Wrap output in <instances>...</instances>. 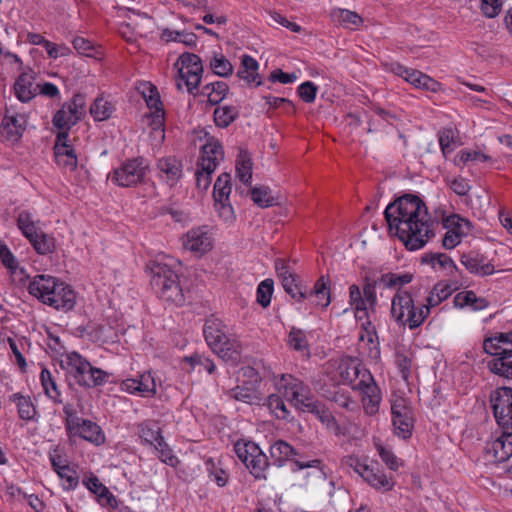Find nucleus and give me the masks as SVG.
<instances>
[{"mask_svg": "<svg viewBox=\"0 0 512 512\" xmlns=\"http://www.w3.org/2000/svg\"><path fill=\"white\" fill-rule=\"evenodd\" d=\"M236 174L241 182L250 184L252 180V163L247 152H241L236 163Z\"/></svg>", "mask_w": 512, "mask_h": 512, "instance_id": "obj_50", "label": "nucleus"}, {"mask_svg": "<svg viewBox=\"0 0 512 512\" xmlns=\"http://www.w3.org/2000/svg\"><path fill=\"white\" fill-rule=\"evenodd\" d=\"M40 380L42 387L44 389L45 394L55 403H62V395L60 390L58 389V386L56 384V381L54 377L52 376L51 372L43 368L40 374Z\"/></svg>", "mask_w": 512, "mask_h": 512, "instance_id": "obj_39", "label": "nucleus"}, {"mask_svg": "<svg viewBox=\"0 0 512 512\" xmlns=\"http://www.w3.org/2000/svg\"><path fill=\"white\" fill-rule=\"evenodd\" d=\"M391 316L399 325L413 330L420 327L428 317V308L416 306L408 291L399 290L392 298Z\"/></svg>", "mask_w": 512, "mask_h": 512, "instance_id": "obj_7", "label": "nucleus"}, {"mask_svg": "<svg viewBox=\"0 0 512 512\" xmlns=\"http://www.w3.org/2000/svg\"><path fill=\"white\" fill-rule=\"evenodd\" d=\"M251 198L255 204L263 208L271 207L276 204L271 190L265 186L253 188L251 191Z\"/></svg>", "mask_w": 512, "mask_h": 512, "instance_id": "obj_53", "label": "nucleus"}, {"mask_svg": "<svg viewBox=\"0 0 512 512\" xmlns=\"http://www.w3.org/2000/svg\"><path fill=\"white\" fill-rule=\"evenodd\" d=\"M412 275L409 273L405 274H395V273H387L381 276L379 282L383 283L384 286L388 288H397L401 290V287L405 284H408L412 281Z\"/></svg>", "mask_w": 512, "mask_h": 512, "instance_id": "obj_55", "label": "nucleus"}, {"mask_svg": "<svg viewBox=\"0 0 512 512\" xmlns=\"http://www.w3.org/2000/svg\"><path fill=\"white\" fill-rule=\"evenodd\" d=\"M349 303L355 312L358 320H370L369 311H371L368 301L362 297V292L358 285L353 284L349 287Z\"/></svg>", "mask_w": 512, "mask_h": 512, "instance_id": "obj_32", "label": "nucleus"}, {"mask_svg": "<svg viewBox=\"0 0 512 512\" xmlns=\"http://www.w3.org/2000/svg\"><path fill=\"white\" fill-rule=\"evenodd\" d=\"M362 373V380L355 383L354 390L361 392L365 412L369 415H373L379 409L381 392L375 383L372 374L369 371H364Z\"/></svg>", "mask_w": 512, "mask_h": 512, "instance_id": "obj_14", "label": "nucleus"}, {"mask_svg": "<svg viewBox=\"0 0 512 512\" xmlns=\"http://www.w3.org/2000/svg\"><path fill=\"white\" fill-rule=\"evenodd\" d=\"M234 451L256 479H266V471L269 467L268 457L256 443L239 440L234 444Z\"/></svg>", "mask_w": 512, "mask_h": 512, "instance_id": "obj_8", "label": "nucleus"}, {"mask_svg": "<svg viewBox=\"0 0 512 512\" xmlns=\"http://www.w3.org/2000/svg\"><path fill=\"white\" fill-rule=\"evenodd\" d=\"M68 132H60L54 145V156L57 164L65 170L74 171L78 165L74 148L68 143Z\"/></svg>", "mask_w": 512, "mask_h": 512, "instance_id": "obj_18", "label": "nucleus"}, {"mask_svg": "<svg viewBox=\"0 0 512 512\" xmlns=\"http://www.w3.org/2000/svg\"><path fill=\"white\" fill-rule=\"evenodd\" d=\"M228 85L223 81L209 83L202 88V95L208 97V102L212 105L219 104L227 95Z\"/></svg>", "mask_w": 512, "mask_h": 512, "instance_id": "obj_38", "label": "nucleus"}, {"mask_svg": "<svg viewBox=\"0 0 512 512\" xmlns=\"http://www.w3.org/2000/svg\"><path fill=\"white\" fill-rule=\"evenodd\" d=\"M83 114L77 109H73L70 104L65 103L53 117V124L60 129H69L75 125Z\"/></svg>", "mask_w": 512, "mask_h": 512, "instance_id": "obj_33", "label": "nucleus"}, {"mask_svg": "<svg viewBox=\"0 0 512 512\" xmlns=\"http://www.w3.org/2000/svg\"><path fill=\"white\" fill-rule=\"evenodd\" d=\"M57 474L62 480V485L64 489L73 490L77 487L79 483L78 474L69 465L66 464L64 467L60 468Z\"/></svg>", "mask_w": 512, "mask_h": 512, "instance_id": "obj_56", "label": "nucleus"}, {"mask_svg": "<svg viewBox=\"0 0 512 512\" xmlns=\"http://www.w3.org/2000/svg\"><path fill=\"white\" fill-rule=\"evenodd\" d=\"M461 264L472 274L488 276L495 272L493 264L485 262L484 257L476 252L464 253L461 256Z\"/></svg>", "mask_w": 512, "mask_h": 512, "instance_id": "obj_27", "label": "nucleus"}, {"mask_svg": "<svg viewBox=\"0 0 512 512\" xmlns=\"http://www.w3.org/2000/svg\"><path fill=\"white\" fill-rule=\"evenodd\" d=\"M493 414L502 429L512 428V388L499 387L490 395Z\"/></svg>", "mask_w": 512, "mask_h": 512, "instance_id": "obj_13", "label": "nucleus"}, {"mask_svg": "<svg viewBox=\"0 0 512 512\" xmlns=\"http://www.w3.org/2000/svg\"><path fill=\"white\" fill-rule=\"evenodd\" d=\"M328 283L329 280L322 276L316 281L310 293H308V296H314L316 298V304L323 308H326L331 302Z\"/></svg>", "mask_w": 512, "mask_h": 512, "instance_id": "obj_42", "label": "nucleus"}, {"mask_svg": "<svg viewBox=\"0 0 512 512\" xmlns=\"http://www.w3.org/2000/svg\"><path fill=\"white\" fill-rule=\"evenodd\" d=\"M363 332L359 336L360 342L367 346L368 356L377 360L380 357V347L375 327L370 320L362 323Z\"/></svg>", "mask_w": 512, "mask_h": 512, "instance_id": "obj_30", "label": "nucleus"}, {"mask_svg": "<svg viewBox=\"0 0 512 512\" xmlns=\"http://www.w3.org/2000/svg\"><path fill=\"white\" fill-rule=\"evenodd\" d=\"M14 90L21 102H28L37 95L38 84H35L33 71L22 73L16 80Z\"/></svg>", "mask_w": 512, "mask_h": 512, "instance_id": "obj_28", "label": "nucleus"}, {"mask_svg": "<svg viewBox=\"0 0 512 512\" xmlns=\"http://www.w3.org/2000/svg\"><path fill=\"white\" fill-rule=\"evenodd\" d=\"M259 63L250 55H242L241 63L236 76L244 81L249 87H258L262 85L261 76L258 73Z\"/></svg>", "mask_w": 512, "mask_h": 512, "instance_id": "obj_24", "label": "nucleus"}, {"mask_svg": "<svg viewBox=\"0 0 512 512\" xmlns=\"http://www.w3.org/2000/svg\"><path fill=\"white\" fill-rule=\"evenodd\" d=\"M487 366L493 374L512 380V347L502 352V356L492 358Z\"/></svg>", "mask_w": 512, "mask_h": 512, "instance_id": "obj_31", "label": "nucleus"}, {"mask_svg": "<svg viewBox=\"0 0 512 512\" xmlns=\"http://www.w3.org/2000/svg\"><path fill=\"white\" fill-rule=\"evenodd\" d=\"M68 432L73 436H79L96 445H100L105 441V436L100 426L90 420L82 418H80Z\"/></svg>", "mask_w": 512, "mask_h": 512, "instance_id": "obj_22", "label": "nucleus"}, {"mask_svg": "<svg viewBox=\"0 0 512 512\" xmlns=\"http://www.w3.org/2000/svg\"><path fill=\"white\" fill-rule=\"evenodd\" d=\"M275 270L278 278L281 283H286L290 281V279H294L297 277L295 273L290 269L288 262L285 259L277 258L274 262Z\"/></svg>", "mask_w": 512, "mask_h": 512, "instance_id": "obj_63", "label": "nucleus"}, {"mask_svg": "<svg viewBox=\"0 0 512 512\" xmlns=\"http://www.w3.org/2000/svg\"><path fill=\"white\" fill-rule=\"evenodd\" d=\"M151 285L156 293L166 302L177 306L185 303V295L179 284L177 272L172 265L160 260L151 263Z\"/></svg>", "mask_w": 512, "mask_h": 512, "instance_id": "obj_4", "label": "nucleus"}, {"mask_svg": "<svg viewBox=\"0 0 512 512\" xmlns=\"http://www.w3.org/2000/svg\"><path fill=\"white\" fill-rule=\"evenodd\" d=\"M510 345L512 347V331L506 333H497L493 337L486 338L483 342L484 351L497 358L502 356V352L507 351L509 348L504 347Z\"/></svg>", "mask_w": 512, "mask_h": 512, "instance_id": "obj_29", "label": "nucleus"}, {"mask_svg": "<svg viewBox=\"0 0 512 512\" xmlns=\"http://www.w3.org/2000/svg\"><path fill=\"white\" fill-rule=\"evenodd\" d=\"M17 226L28 240L41 231L37 228L31 213L25 210L18 214Z\"/></svg>", "mask_w": 512, "mask_h": 512, "instance_id": "obj_49", "label": "nucleus"}, {"mask_svg": "<svg viewBox=\"0 0 512 512\" xmlns=\"http://www.w3.org/2000/svg\"><path fill=\"white\" fill-rule=\"evenodd\" d=\"M185 249L203 255L213 246L212 236L207 227H197L189 230L183 239Z\"/></svg>", "mask_w": 512, "mask_h": 512, "instance_id": "obj_20", "label": "nucleus"}, {"mask_svg": "<svg viewBox=\"0 0 512 512\" xmlns=\"http://www.w3.org/2000/svg\"><path fill=\"white\" fill-rule=\"evenodd\" d=\"M288 345L295 351L309 353V344L303 330L293 327L288 335Z\"/></svg>", "mask_w": 512, "mask_h": 512, "instance_id": "obj_52", "label": "nucleus"}, {"mask_svg": "<svg viewBox=\"0 0 512 512\" xmlns=\"http://www.w3.org/2000/svg\"><path fill=\"white\" fill-rule=\"evenodd\" d=\"M26 122L23 114L7 110L0 125V135L7 141L16 142L22 136Z\"/></svg>", "mask_w": 512, "mask_h": 512, "instance_id": "obj_21", "label": "nucleus"}, {"mask_svg": "<svg viewBox=\"0 0 512 512\" xmlns=\"http://www.w3.org/2000/svg\"><path fill=\"white\" fill-rule=\"evenodd\" d=\"M174 67L178 70L176 85L179 90L182 89L183 85L187 87L189 93L198 88L203 73L202 61L198 55L183 53Z\"/></svg>", "mask_w": 512, "mask_h": 512, "instance_id": "obj_10", "label": "nucleus"}, {"mask_svg": "<svg viewBox=\"0 0 512 512\" xmlns=\"http://www.w3.org/2000/svg\"><path fill=\"white\" fill-rule=\"evenodd\" d=\"M115 110V106L112 102L108 101L104 97H98L94 100L90 106V114L95 121H105L109 119Z\"/></svg>", "mask_w": 512, "mask_h": 512, "instance_id": "obj_37", "label": "nucleus"}, {"mask_svg": "<svg viewBox=\"0 0 512 512\" xmlns=\"http://www.w3.org/2000/svg\"><path fill=\"white\" fill-rule=\"evenodd\" d=\"M7 341H8L11 351L13 352V354L16 358L17 364L19 365V367L22 370H24L26 368L27 364H26V360H25V357L23 356L22 351L24 349V345L27 343V340L25 338H20V339L8 338Z\"/></svg>", "mask_w": 512, "mask_h": 512, "instance_id": "obj_61", "label": "nucleus"}, {"mask_svg": "<svg viewBox=\"0 0 512 512\" xmlns=\"http://www.w3.org/2000/svg\"><path fill=\"white\" fill-rule=\"evenodd\" d=\"M142 95L146 101L147 106L150 109H155V126L160 128L162 126L163 110H162V102L160 100L159 93L157 88L151 84H144Z\"/></svg>", "mask_w": 512, "mask_h": 512, "instance_id": "obj_34", "label": "nucleus"}, {"mask_svg": "<svg viewBox=\"0 0 512 512\" xmlns=\"http://www.w3.org/2000/svg\"><path fill=\"white\" fill-rule=\"evenodd\" d=\"M318 87L311 81H306L298 87V95L306 103H313L316 98Z\"/></svg>", "mask_w": 512, "mask_h": 512, "instance_id": "obj_64", "label": "nucleus"}, {"mask_svg": "<svg viewBox=\"0 0 512 512\" xmlns=\"http://www.w3.org/2000/svg\"><path fill=\"white\" fill-rule=\"evenodd\" d=\"M210 478L216 482L219 487H224L228 483L229 475L222 468L216 467L215 463L209 459L206 462Z\"/></svg>", "mask_w": 512, "mask_h": 512, "instance_id": "obj_62", "label": "nucleus"}, {"mask_svg": "<svg viewBox=\"0 0 512 512\" xmlns=\"http://www.w3.org/2000/svg\"><path fill=\"white\" fill-rule=\"evenodd\" d=\"M12 400L17 404L19 417L25 421H32L36 415V409L30 397H25L19 393L12 396Z\"/></svg>", "mask_w": 512, "mask_h": 512, "instance_id": "obj_44", "label": "nucleus"}, {"mask_svg": "<svg viewBox=\"0 0 512 512\" xmlns=\"http://www.w3.org/2000/svg\"><path fill=\"white\" fill-rule=\"evenodd\" d=\"M279 386L280 389H283L285 398L296 409L318 415L324 414L325 417H330L312 393L309 385L302 380L289 374H283Z\"/></svg>", "mask_w": 512, "mask_h": 512, "instance_id": "obj_6", "label": "nucleus"}, {"mask_svg": "<svg viewBox=\"0 0 512 512\" xmlns=\"http://www.w3.org/2000/svg\"><path fill=\"white\" fill-rule=\"evenodd\" d=\"M27 289L29 294L41 303L56 310L67 312L72 310L76 304L74 290L65 282L51 275L38 274L34 276Z\"/></svg>", "mask_w": 512, "mask_h": 512, "instance_id": "obj_2", "label": "nucleus"}, {"mask_svg": "<svg viewBox=\"0 0 512 512\" xmlns=\"http://www.w3.org/2000/svg\"><path fill=\"white\" fill-rule=\"evenodd\" d=\"M154 448L158 452V457L162 462L172 467L178 465L179 459L173 454V451L164 439L158 442V444H154Z\"/></svg>", "mask_w": 512, "mask_h": 512, "instance_id": "obj_58", "label": "nucleus"}, {"mask_svg": "<svg viewBox=\"0 0 512 512\" xmlns=\"http://www.w3.org/2000/svg\"><path fill=\"white\" fill-rule=\"evenodd\" d=\"M223 159V149L219 141L210 139L201 149V158L197 165L204 166L205 169L215 171L219 162Z\"/></svg>", "mask_w": 512, "mask_h": 512, "instance_id": "obj_25", "label": "nucleus"}, {"mask_svg": "<svg viewBox=\"0 0 512 512\" xmlns=\"http://www.w3.org/2000/svg\"><path fill=\"white\" fill-rule=\"evenodd\" d=\"M267 406L271 413L277 418L281 420L288 419L290 412L287 409L283 399L281 396L277 394H271L267 398Z\"/></svg>", "mask_w": 512, "mask_h": 512, "instance_id": "obj_54", "label": "nucleus"}, {"mask_svg": "<svg viewBox=\"0 0 512 512\" xmlns=\"http://www.w3.org/2000/svg\"><path fill=\"white\" fill-rule=\"evenodd\" d=\"M209 66L215 75L223 78L231 76L234 72V66L222 53L214 52L210 57Z\"/></svg>", "mask_w": 512, "mask_h": 512, "instance_id": "obj_36", "label": "nucleus"}, {"mask_svg": "<svg viewBox=\"0 0 512 512\" xmlns=\"http://www.w3.org/2000/svg\"><path fill=\"white\" fill-rule=\"evenodd\" d=\"M149 172V165L142 157L126 160L108 176L112 183L120 187H135L142 184Z\"/></svg>", "mask_w": 512, "mask_h": 512, "instance_id": "obj_9", "label": "nucleus"}, {"mask_svg": "<svg viewBox=\"0 0 512 512\" xmlns=\"http://www.w3.org/2000/svg\"><path fill=\"white\" fill-rule=\"evenodd\" d=\"M345 464L353 468L366 483L377 490L390 491L395 485L393 478L387 476L379 467L368 465L358 457H347Z\"/></svg>", "mask_w": 512, "mask_h": 512, "instance_id": "obj_11", "label": "nucleus"}, {"mask_svg": "<svg viewBox=\"0 0 512 512\" xmlns=\"http://www.w3.org/2000/svg\"><path fill=\"white\" fill-rule=\"evenodd\" d=\"M395 434L403 439L410 438L414 427L412 412L392 417Z\"/></svg>", "mask_w": 512, "mask_h": 512, "instance_id": "obj_43", "label": "nucleus"}, {"mask_svg": "<svg viewBox=\"0 0 512 512\" xmlns=\"http://www.w3.org/2000/svg\"><path fill=\"white\" fill-rule=\"evenodd\" d=\"M61 367L67 371L75 382L85 388H94L104 385L109 373L93 367L90 362L76 351L66 353L61 360Z\"/></svg>", "mask_w": 512, "mask_h": 512, "instance_id": "obj_5", "label": "nucleus"}, {"mask_svg": "<svg viewBox=\"0 0 512 512\" xmlns=\"http://www.w3.org/2000/svg\"><path fill=\"white\" fill-rule=\"evenodd\" d=\"M273 284L272 279H265L258 285L257 302L264 308L269 306L271 302Z\"/></svg>", "mask_w": 512, "mask_h": 512, "instance_id": "obj_57", "label": "nucleus"}, {"mask_svg": "<svg viewBox=\"0 0 512 512\" xmlns=\"http://www.w3.org/2000/svg\"><path fill=\"white\" fill-rule=\"evenodd\" d=\"M390 231H395L405 247L415 251L434 236V221L425 203L415 195H404L390 203L384 212Z\"/></svg>", "mask_w": 512, "mask_h": 512, "instance_id": "obj_1", "label": "nucleus"}, {"mask_svg": "<svg viewBox=\"0 0 512 512\" xmlns=\"http://www.w3.org/2000/svg\"><path fill=\"white\" fill-rule=\"evenodd\" d=\"M299 456L298 451L284 440H277L270 446V457L273 464L278 467L285 465L287 461H293L296 470H302L305 468H317L320 473L322 471V461L319 459H313L307 462H302L294 457Z\"/></svg>", "mask_w": 512, "mask_h": 512, "instance_id": "obj_12", "label": "nucleus"}, {"mask_svg": "<svg viewBox=\"0 0 512 512\" xmlns=\"http://www.w3.org/2000/svg\"><path fill=\"white\" fill-rule=\"evenodd\" d=\"M35 251L40 255L53 253L55 250V239L52 235L40 231L29 240Z\"/></svg>", "mask_w": 512, "mask_h": 512, "instance_id": "obj_40", "label": "nucleus"}, {"mask_svg": "<svg viewBox=\"0 0 512 512\" xmlns=\"http://www.w3.org/2000/svg\"><path fill=\"white\" fill-rule=\"evenodd\" d=\"M282 286L285 292L298 302H301L308 297V292L300 283H298L297 277L290 279V281L287 282V285L286 283H282Z\"/></svg>", "mask_w": 512, "mask_h": 512, "instance_id": "obj_59", "label": "nucleus"}, {"mask_svg": "<svg viewBox=\"0 0 512 512\" xmlns=\"http://www.w3.org/2000/svg\"><path fill=\"white\" fill-rule=\"evenodd\" d=\"M238 110L235 106L224 105L218 106L214 110V122L216 126L221 128L228 127L238 117Z\"/></svg>", "mask_w": 512, "mask_h": 512, "instance_id": "obj_41", "label": "nucleus"}, {"mask_svg": "<svg viewBox=\"0 0 512 512\" xmlns=\"http://www.w3.org/2000/svg\"><path fill=\"white\" fill-rule=\"evenodd\" d=\"M423 260L427 263L432 264L433 266L438 264L440 267L449 268V269H451V273L453 271L458 270L454 261L447 254H444V253L429 254V255H426L423 258Z\"/></svg>", "mask_w": 512, "mask_h": 512, "instance_id": "obj_60", "label": "nucleus"}, {"mask_svg": "<svg viewBox=\"0 0 512 512\" xmlns=\"http://www.w3.org/2000/svg\"><path fill=\"white\" fill-rule=\"evenodd\" d=\"M230 180L231 177L228 173H223L217 178L213 192L215 202L229 201V196L232 190Z\"/></svg>", "mask_w": 512, "mask_h": 512, "instance_id": "obj_47", "label": "nucleus"}, {"mask_svg": "<svg viewBox=\"0 0 512 512\" xmlns=\"http://www.w3.org/2000/svg\"><path fill=\"white\" fill-rule=\"evenodd\" d=\"M443 226L447 229L442 244L446 249H453L461 243L464 235L469 230V221L461 218L459 215L453 214L443 220Z\"/></svg>", "mask_w": 512, "mask_h": 512, "instance_id": "obj_16", "label": "nucleus"}, {"mask_svg": "<svg viewBox=\"0 0 512 512\" xmlns=\"http://www.w3.org/2000/svg\"><path fill=\"white\" fill-rule=\"evenodd\" d=\"M392 70L397 76L402 77L406 82L416 88L432 92H436L439 89V83L421 71L400 64L394 65Z\"/></svg>", "mask_w": 512, "mask_h": 512, "instance_id": "obj_19", "label": "nucleus"}, {"mask_svg": "<svg viewBox=\"0 0 512 512\" xmlns=\"http://www.w3.org/2000/svg\"><path fill=\"white\" fill-rule=\"evenodd\" d=\"M17 226L28 240L41 231L37 228L31 213L25 210L18 214Z\"/></svg>", "mask_w": 512, "mask_h": 512, "instance_id": "obj_48", "label": "nucleus"}, {"mask_svg": "<svg viewBox=\"0 0 512 512\" xmlns=\"http://www.w3.org/2000/svg\"><path fill=\"white\" fill-rule=\"evenodd\" d=\"M120 389L129 394L154 397L157 394L155 378L151 372H144L136 378H127L120 383Z\"/></svg>", "mask_w": 512, "mask_h": 512, "instance_id": "obj_17", "label": "nucleus"}, {"mask_svg": "<svg viewBox=\"0 0 512 512\" xmlns=\"http://www.w3.org/2000/svg\"><path fill=\"white\" fill-rule=\"evenodd\" d=\"M364 371L368 370L361 366L358 359L351 357L342 358L337 367L340 380L345 384H349L352 389H354L357 381L362 380V372Z\"/></svg>", "mask_w": 512, "mask_h": 512, "instance_id": "obj_23", "label": "nucleus"}, {"mask_svg": "<svg viewBox=\"0 0 512 512\" xmlns=\"http://www.w3.org/2000/svg\"><path fill=\"white\" fill-rule=\"evenodd\" d=\"M161 39L166 42L174 41L183 43L186 46H194L197 42V36L192 32L176 31L164 29L161 33Z\"/></svg>", "mask_w": 512, "mask_h": 512, "instance_id": "obj_46", "label": "nucleus"}, {"mask_svg": "<svg viewBox=\"0 0 512 512\" xmlns=\"http://www.w3.org/2000/svg\"><path fill=\"white\" fill-rule=\"evenodd\" d=\"M454 304L460 308L470 306L473 310L478 311L487 308L489 302L485 298L477 297L475 292L469 290L457 293L454 297Z\"/></svg>", "mask_w": 512, "mask_h": 512, "instance_id": "obj_35", "label": "nucleus"}, {"mask_svg": "<svg viewBox=\"0 0 512 512\" xmlns=\"http://www.w3.org/2000/svg\"><path fill=\"white\" fill-rule=\"evenodd\" d=\"M209 347L225 362L236 365L241 359L242 346L237 337L217 318L206 320L203 328Z\"/></svg>", "mask_w": 512, "mask_h": 512, "instance_id": "obj_3", "label": "nucleus"}, {"mask_svg": "<svg viewBox=\"0 0 512 512\" xmlns=\"http://www.w3.org/2000/svg\"><path fill=\"white\" fill-rule=\"evenodd\" d=\"M332 18L335 22L350 29H356L362 23V18L356 12L347 9H337L333 11Z\"/></svg>", "mask_w": 512, "mask_h": 512, "instance_id": "obj_45", "label": "nucleus"}, {"mask_svg": "<svg viewBox=\"0 0 512 512\" xmlns=\"http://www.w3.org/2000/svg\"><path fill=\"white\" fill-rule=\"evenodd\" d=\"M140 437L145 443L153 447L154 444H158L164 439L160 434V428L152 422H144L140 425Z\"/></svg>", "mask_w": 512, "mask_h": 512, "instance_id": "obj_51", "label": "nucleus"}, {"mask_svg": "<svg viewBox=\"0 0 512 512\" xmlns=\"http://www.w3.org/2000/svg\"><path fill=\"white\" fill-rule=\"evenodd\" d=\"M485 453L489 462L507 461L512 456V428L502 429L499 437L487 443Z\"/></svg>", "mask_w": 512, "mask_h": 512, "instance_id": "obj_15", "label": "nucleus"}, {"mask_svg": "<svg viewBox=\"0 0 512 512\" xmlns=\"http://www.w3.org/2000/svg\"><path fill=\"white\" fill-rule=\"evenodd\" d=\"M157 169L159 170L160 177L171 187L174 186L182 176V163L172 156L160 158L157 162Z\"/></svg>", "mask_w": 512, "mask_h": 512, "instance_id": "obj_26", "label": "nucleus"}]
</instances>
